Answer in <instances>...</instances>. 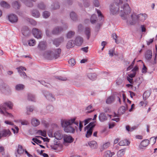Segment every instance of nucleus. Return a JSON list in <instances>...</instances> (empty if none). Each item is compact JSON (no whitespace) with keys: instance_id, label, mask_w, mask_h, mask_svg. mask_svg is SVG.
Returning a JSON list of instances; mask_svg holds the SVG:
<instances>
[{"instance_id":"nucleus-1","label":"nucleus","mask_w":157,"mask_h":157,"mask_svg":"<svg viewBox=\"0 0 157 157\" xmlns=\"http://www.w3.org/2000/svg\"><path fill=\"white\" fill-rule=\"evenodd\" d=\"M76 118H73L69 120H63L61 121L62 126L64 128V131L67 132L74 133L75 131L77 132L78 130L80 132L82 131L83 127L82 121H80L78 125V122L75 121Z\"/></svg>"},{"instance_id":"nucleus-2","label":"nucleus","mask_w":157,"mask_h":157,"mask_svg":"<svg viewBox=\"0 0 157 157\" xmlns=\"http://www.w3.org/2000/svg\"><path fill=\"white\" fill-rule=\"evenodd\" d=\"M110 12L113 14L119 12L122 19L126 20L129 17L128 15L130 13L131 10L127 3L122 4L121 3L114 2L111 4L110 6Z\"/></svg>"},{"instance_id":"nucleus-3","label":"nucleus","mask_w":157,"mask_h":157,"mask_svg":"<svg viewBox=\"0 0 157 157\" xmlns=\"http://www.w3.org/2000/svg\"><path fill=\"white\" fill-rule=\"evenodd\" d=\"M41 54L45 58L52 60L56 59L60 56L61 50H49L45 51V50H40Z\"/></svg>"},{"instance_id":"nucleus-4","label":"nucleus","mask_w":157,"mask_h":157,"mask_svg":"<svg viewBox=\"0 0 157 157\" xmlns=\"http://www.w3.org/2000/svg\"><path fill=\"white\" fill-rule=\"evenodd\" d=\"M147 15L145 14H140L138 15H136L135 13L132 14L131 16V18L132 20L128 19V18L127 19V23L128 24H129L131 25H134L138 21H144L147 17Z\"/></svg>"},{"instance_id":"nucleus-5","label":"nucleus","mask_w":157,"mask_h":157,"mask_svg":"<svg viewBox=\"0 0 157 157\" xmlns=\"http://www.w3.org/2000/svg\"><path fill=\"white\" fill-rule=\"evenodd\" d=\"M95 126L94 122H92L90 123V124L87 126L85 127L84 128L85 130L86 131V136L87 138H89L90 136L92 135L93 132V130L94 127Z\"/></svg>"},{"instance_id":"nucleus-6","label":"nucleus","mask_w":157,"mask_h":157,"mask_svg":"<svg viewBox=\"0 0 157 157\" xmlns=\"http://www.w3.org/2000/svg\"><path fill=\"white\" fill-rule=\"evenodd\" d=\"M42 93L47 100L50 102H53L56 100L55 95L52 93L47 90H43Z\"/></svg>"},{"instance_id":"nucleus-7","label":"nucleus","mask_w":157,"mask_h":157,"mask_svg":"<svg viewBox=\"0 0 157 157\" xmlns=\"http://www.w3.org/2000/svg\"><path fill=\"white\" fill-rule=\"evenodd\" d=\"M6 105L4 103L1 104L0 105V113L3 114L4 116L12 117L13 116L10 113L6 111Z\"/></svg>"},{"instance_id":"nucleus-8","label":"nucleus","mask_w":157,"mask_h":157,"mask_svg":"<svg viewBox=\"0 0 157 157\" xmlns=\"http://www.w3.org/2000/svg\"><path fill=\"white\" fill-rule=\"evenodd\" d=\"M32 32L34 36L37 39H41L42 38L41 32L38 29L33 28L32 30Z\"/></svg>"},{"instance_id":"nucleus-9","label":"nucleus","mask_w":157,"mask_h":157,"mask_svg":"<svg viewBox=\"0 0 157 157\" xmlns=\"http://www.w3.org/2000/svg\"><path fill=\"white\" fill-rule=\"evenodd\" d=\"M24 150L22 145H19L18 148L17 150V152L15 153V156L16 157H20L24 153Z\"/></svg>"},{"instance_id":"nucleus-10","label":"nucleus","mask_w":157,"mask_h":157,"mask_svg":"<svg viewBox=\"0 0 157 157\" xmlns=\"http://www.w3.org/2000/svg\"><path fill=\"white\" fill-rule=\"evenodd\" d=\"M63 30V28L61 26H57L54 28L52 31L53 35H59Z\"/></svg>"},{"instance_id":"nucleus-11","label":"nucleus","mask_w":157,"mask_h":157,"mask_svg":"<svg viewBox=\"0 0 157 157\" xmlns=\"http://www.w3.org/2000/svg\"><path fill=\"white\" fill-rule=\"evenodd\" d=\"M11 132L8 129H4L0 131V137L9 136L10 135Z\"/></svg>"},{"instance_id":"nucleus-12","label":"nucleus","mask_w":157,"mask_h":157,"mask_svg":"<svg viewBox=\"0 0 157 157\" xmlns=\"http://www.w3.org/2000/svg\"><path fill=\"white\" fill-rule=\"evenodd\" d=\"M64 38L63 37H61L55 39L53 40V44L56 47H58L62 42H63Z\"/></svg>"},{"instance_id":"nucleus-13","label":"nucleus","mask_w":157,"mask_h":157,"mask_svg":"<svg viewBox=\"0 0 157 157\" xmlns=\"http://www.w3.org/2000/svg\"><path fill=\"white\" fill-rule=\"evenodd\" d=\"M21 33L23 35L25 36H29L30 34V31L27 26H24L22 28Z\"/></svg>"},{"instance_id":"nucleus-14","label":"nucleus","mask_w":157,"mask_h":157,"mask_svg":"<svg viewBox=\"0 0 157 157\" xmlns=\"http://www.w3.org/2000/svg\"><path fill=\"white\" fill-rule=\"evenodd\" d=\"M8 19L9 21L11 23L16 22L18 20L17 16L13 14L8 16Z\"/></svg>"},{"instance_id":"nucleus-15","label":"nucleus","mask_w":157,"mask_h":157,"mask_svg":"<svg viewBox=\"0 0 157 157\" xmlns=\"http://www.w3.org/2000/svg\"><path fill=\"white\" fill-rule=\"evenodd\" d=\"M74 41L76 46H80L83 42V39L80 36H78L76 38Z\"/></svg>"},{"instance_id":"nucleus-16","label":"nucleus","mask_w":157,"mask_h":157,"mask_svg":"<svg viewBox=\"0 0 157 157\" xmlns=\"http://www.w3.org/2000/svg\"><path fill=\"white\" fill-rule=\"evenodd\" d=\"M142 82V81L140 78H137L134 82H133V86L135 88H137Z\"/></svg>"},{"instance_id":"nucleus-17","label":"nucleus","mask_w":157,"mask_h":157,"mask_svg":"<svg viewBox=\"0 0 157 157\" xmlns=\"http://www.w3.org/2000/svg\"><path fill=\"white\" fill-rule=\"evenodd\" d=\"M152 52L151 50H148L145 53V57L146 59L150 61L152 57Z\"/></svg>"},{"instance_id":"nucleus-18","label":"nucleus","mask_w":157,"mask_h":157,"mask_svg":"<svg viewBox=\"0 0 157 157\" xmlns=\"http://www.w3.org/2000/svg\"><path fill=\"white\" fill-rule=\"evenodd\" d=\"M138 68L137 66H135L134 68L132 70V73H130L128 74V76L131 78H132L135 76L136 72L138 71Z\"/></svg>"},{"instance_id":"nucleus-19","label":"nucleus","mask_w":157,"mask_h":157,"mask_svg":"<svg viewBox=\"0 0 157 157\" xmlns=\"http://www.w3.org/2000/svg\"><path fill=\"white\" fill-rule=\"evenodd\" d=\"M88 144L90 147L92 149H96L98 147L97 144L96 142L95 141H90L88 142Z\"/></svg>"},{"instance_id":"nucleus-20","label":"nucleus","mask_w":157,"mask_h":157,"mask_svg":"<svg viewBox=\"0 0 157 157\" xmlns=\"http://www.w3.org/2000/svg\"><path fill=\"white\" fill-rule=\"evenodd\" d=\"M32 124L34 127H36L39 125L40 124V121L39 120L35 118H33L31 120Z\"/></svg>"},{"instance_id":"nucleus-21","label":"nucleus","mask_w":157,"mask_h":157,"mask_svg":"<svg viewBox=\"0 0 157 157\" xmlns=\"http://www.w3.org/2000/svg\"><path fill=\"white\" fill-rule=\"evenodd\" d=\"M32 15L34 17L36 18H38L40 16V14L39 11L36 9H33L31 11Z\"/></svg>"},{"instance_id":"nucleus-22","label":"nucleus","mask_w":157,"mask_h":157,"mask_svg":"<svg viewBox=\"0 0 157 157\" xmlns=\"http://www.w3.org/2000/svg\"><path fill=\"white\" fill-rule=\"evenodd\" d=\"M64 140L66 143H71L73 141V139L71 136H65L64 137Z\"/></svg>"},{"instance_id":"nucleus-23","label":"nucleus","mask_w":157,"mask_h":157,"mask_svg":"<svg viewBox=\"0 0 157 157\" xmlns=\"http://www.w3.org/2000/svg\"><path fill=\"white\" fill-rule=\"evenodd\" d=\"M114 154V152H111L110 150H107L104 153L103 157H112Z\"/></svg>"},{"instance_id":"nucleus-24","label":"nucleus","mask_w":157,"mask_h":157,"mask_svg":"<svg viewBox=\"0 0 157 157\" xmlns=\"http://www.w3.org/2000/svg\"><path fill=\"white\" fill-rule=\"evenodd\" d=\"M75 45L74 41L73 40H69L67 44L66 47L67 48H73Z\"/></svg>"},{"instance_id":"nucleus-25","label":"nucleus","mask_w":157,"mask_h":157,"mask_svg":"<svg viewBox=\"0 0 157 157\" xmlns=\"http://www.w3.org/2000/svg\"><path fill=\"white\" fill-rule=\"evenodd\" d=\"M47 44L46 42L42 41L40 42L38 45L39 48L41 49H44L47 48Z\"/></svg>"},{"instance_id":"nucleus-26","label":"nucleus","mask_w":157,"mask_h":157,"mask_svg":"<svg viewBox=\"0 0 157 157\" xmlns=\"http://www.w3.org/2000/svg\"><path fill=\"white\" fill-rule=\"evenodd\" d=\"M99 119L100 121L103 122L107 120V117L105 114L102 113L99 114Z\"/></svg>"},{"instance_id":"nucleus-27","label":"nucleus","mask_w":157,"mask_h":157,"mask_svg":"<svg viewBox=\"0 0 157 157\" xmlns=\"http://www.w3.org/2000/svg\"><path fill=\"white\" fill-rule=\"evenodd\" d=\"M70 17L73 21H76L77 20V16L76 13L74 12H71L70 14Z\"/></svg>"},{"instance_id":"nucleus-28","label":"nucleus","mask_w":157,"mask_h":157,"mask_svg":"<svg viewBox=\"0 0 157 157\" xmlns=\"http://www.w3.org/2000/svg\"><path fill=\"white\" fill-rule=\"evenodd\" d=\"M114 101V98L113 96H109L106 99V103L107 104H110L113 102Z\"/></svg>"},{"instance_id":"nucleus-29","label":"nucleus","mask_w":157,"mask_h":157,"mask_svg":"<svg viewBox=\"0 0 157 157\" xmlns=\"http://www.w3.org/2000/svg\"><path fill=\"white\" fill-rule=\"evenodd\" d=\"M85 33L87 36V39L89 40L90 36V29L89 27H87L86 28Z\"/></svg>"},{"instance_id":"nucleus-30","label":"nucleus","mask_w":157,"mask_h":157,"mask_svg":"<svg viewBox=\"0 0 157 157\" xmlns=\"http://www.w3.org/2000/svg\"><path fill=\"white\" fill-rule=\"evenodd\" d=\"M21 1L25 5L28 7H31L33 6V3L28 0H21Z\"/></svg>"},{"instance_id":"nucleus-31","label":"nucleus","mask_w":157,"mask_h":157,"mask_svg":"<svg viewBox=\"0 0 157 157\" xmlns=\"http://www.w3.org/2000/svg\"><path fill=\"white\" fill-rule=\"evenodd\" d=\"M28 100L32 101H36L35 96L33 94H28Z\"/></svg>"},{"instance_id":"nucleus-32","label":"nucleus","mask_w":157,"mask_h":157,"mask_svg":"<svg viewBox=\"0 0 157 157\" xmlns=\"http://www.w3.org/2000/svg\"><path fill=\"white\" fill-rule=\"evenodd\" d=\"M75 35V32L74 31H69L66 35V36L67 38H71Z\"/></svg>"},{"instance_id":"nucleus-33","label":"nucleus","mask_w":157,"mask_h":157,"mask_svg":"<svg viewBox=\"0 0 157 157\" xmlns=\"http://www.w3.org/2000/svg\"><path fill=\"white\" fill-rule=\"evenodd\" d=\"M110 145V143L109 142H107L104 144L101 147V150L102 151L106 149H107Z\"/></svg>"},{"instance_id":"nucleus-34","label":"nucleus","mask_w":157,"mask_h":157,"mask_svg":"<svg viewBox=\"0 0 157 157\" xmlns=\"http://www.w3.org/2000/svg\"><path fill=\"white\" fill-rule=\"evenodd\" d=\"M87 76L90 79L92 80H95L96 77V75L94 73H89Z\"/></svg>"},{"instance_id":"nucleus-35","label":"nucleus","mask_w":157,"mask_h":157,"mask_svg":"<svg viewBox=\"0 0 157 157\" xmlns=\"http://www.w3.org/2000/svg\"><path fill=\"white\" fill-rule=\"evenodd\" d=\"M151 94L150 92L148 91H147L144 92L143 95V98L144 100L145 101L149 97Z\"/></svg>"},{"instance_id":"nucleus-36","label":"nucleus","mask_w":157,"mask_h":157,"mask_svg":"<svg viewBox=\"0 0 157 157\" xmlns=\"http://www.w3.org/2000/svg\"><path fill=\"white\" fill-rule=\"evenodd\" d=\"M25 87L24 85L22 84H18L15 86V89L17 90H23Z\"/></svg>"},{"instance_id":"nucleus-37","label":"nucleus","mask_w":157,"mask_h":157,"mask_svg":"<svg viewBox=\"0 0 157 157\" xmlns=\"http://www.w3.org/2000/svg\"><path fill=\"white\" fill-rule=\"evenodd\" d=\"M130 144V142L127 140H124L120 141L119 144L120 146H124L126 145H128Z\"/></svg>"},{"instance_id":"nucleus-38","label":"nucleus","mask_w":157,"mask_h":157,"mask_svg":"<svg viewBox=\"0 0 157 157\" xmlns=\"http://www.w3.org/2000/svg\"><path fill=\"white\" fill-rule=\"evenodd\" d=\"M125 111V108L124 106H121L118 110V113L120 114H124Z\"/></svg>"},{"instance_id":"nucleus-39","label":"nucleus","mask_w":157,"mask_h":157,"mask_svg":"<svg viewBox=\"0 0 157 157\" xmlns=\"http://www.w3.org/2000/svg\"><path fill=\"white\" fill-rule=\"evenodd\" d=\"M97 20V17L96 15L95 14H93V15H92L90 18V21L91 23L92 24L96 22Z\"/></svg>"},{"instance_id":"nucleus-40","label":"nucleus","mask_w":157,"mask_h":157,"mask_svg":"<svg viewBox=\"0 0 157 157\" xmlns=\"http://www.w3.org/2000/svg\"><path fill=\"white\" fill-rule=\"evenodd\" d=\"M1 6L5 8H9L10 7V5L5 1H2L0 3Z\"/></svg>"},{"instance_id":"nucleus-41","label":"nucleus","mask_w":157,"mask_h":157,"mask_svg":"<svg viewBox=\"0 0 157 157\" xmlns=\"http://www.w3.org/2000/svg\"><path fill=\"white\" fill-rule=\"evenodd\" d=\"M52 8L53 10L59 9L60 8L59 4L58 2H55L53 3L52 5Z\"/></svg>"},{"instance_id":"nucleus-42","label":"nucleus","mask_w":157,"mask_h":157,"mask_svg":"<svg viewBox=\"0 0 157 157\" xmlns=\"http://www.w3.org/2000/svg\"><path fill=\"white\" fill-rule=\"evenodd\" d=\"M37 7L40 9L44 10L45 9L46 6L43 2H40L38 4Z\"/></svg>"},{"instance_id":"nucleus-43","label":"nucleus","mask_w":157,"mask_h":157,"mask_svg":"<svg viewBox=\"0 0 157 157\" xmlns=\"http://www.w3.org/2000/svg\"><path fill=\"white\" fill-rule=\"evenodd\" d=\"M149 140H143L141 143V145L143 147H146L148 146L149 144Z\"/></svg>"},{"instance_id":"nucleus-44","label":"nucleus","mask_w":157,"mask_h":157,"mask_svg":"<svg viewBox=\"0 0 157 157\" xmlns=\"http://www.w3.org/2000/svg\"><path fill=\"white\" fill-rule=\"evenodd\" d=\"M124 153L125 151L124 149H122L119 150L117 153V157H121L124 155Z\"/></svg>"},{"instance_id":"nucleus-45","label":"nucleus","mask_w":157,"mask_h":157,"mask_svg":"<svg viewBox=\"0 0 157 157\" xmlns=\"http://www.w3.org/2000/svg\"><path fill=\"white\" fill-rule=\"evenodd\" d=\"M12 5L13 7L15 9H18L20 6V5L17 1L13 2Z\"/></svg>"},{"instance_id":"nucleus-46","label":"nucleus","mask_w":157,"mask_h":157,"mask_svg":"<svg viewBox=\"0 0 157 157\" xmlns=\"http://www.w3.org/2000/svg\"><path fill=\"white\" fill-rule=\"evenodd\" d=\"M37 133L44 137H46V132L45 131H42L41 130H39L37 132Z\"/></svg>"},{"instance_id":"nucleus-47","label":"nucleus","mask_w":157,"mask_h":157,"mask_svg":"<svg viewBox=\"0 0 157 157\" xmlns=\"http://www.w3.org/2000/svg\"><path fill=\"white\" fill-rule=\"evenodd\" d=\"M50 13L48 11H44L43 13V16L44 18H47L50 15Z\"/></svg>"},{"instance_id":"nucleus-48","label":"nucleus","mask_w":157,"mask_h":157,"mask_svg":"<svg viewBox=\"0 0 157 157\" xmlns=\"http://www.w3.org/2000/svg\"><path fill=\"white\" fill-rule=\"evenodd\" d=\"M34 109V107L32 106H28L26 108L27 114V115H29V112H32Z\"/></svg>"},{"instance_id":"nucleus-49","label":"nucleus","mask_w":157,"mask_h":157,"mask_svg":"<svg viewBox=\"0 0 157 157\" xmlns=\"http://www.w3.org/2000/svg\"><path fill=\"white\" fill-rule=\"evenodd\" d=\"M29 45L30 46H33L36 44V41L33 39H31L28 41Z\"/></svg>"},{"instance_id":"nucleus-50","label":"nucleus","mask_w":157,"mask_h":157,"mask_svg":"<svg viewBox=\"0 0 157 157\" xmlns=\"http://www.w3.org/2000/svg\"><path fill=\"white\" fill-rule=\"evenodd\" d=\"M69 64L71 66H74L75 64V61L74 59L72 58L68 61Z\"/></svg>"},{"instance_id":"nucleus-51","label":"nucleus","mask_w":157,"mask_h":157,"mask_svg":"<svg viewBox=\"0 0 157 157\" xmlns=\"http://www.w3.org/2000/svg\"><path fill=\"white\" fill-rule=\"evenodd\" d=\"M96 10L97 11V12L98 14V16L99 17V19L100 20H102V18L103 17L101 12L100 10L97 9H96Z\"/></svg>"},{"instance_id":"nucleus-52","label":"nucleus","mask_w":157,"mask_h":157,"mask_svg":"<svg viewBox=\"0 0 157 157\" xmlns=\"http://www.w3.org/2000/svg\"><path fill=\"white\" fill-rule=\"evenodd\" d=\"M156 141V138H155L154 137H152L149 140V143L151 145H153L155 143Z\"/></svg>"},{"instance_id":"nucleus-53","label":"nucleus","mask_w":157,"mask_h":157,"mask_svg":"<svg viewBox=\"0 0 157 157\" xmlns=\"http://www.w3.org/2000/svg\"><path fill=\"white\" fill-rule=\"evenodd\" d=\"M86 110H87V112L88 113H90L94 110V109L91 105L88 106L86 108Z\"/></svg>"},{"instance_id":"nucleus-54","label":"nucleus","mask_w":157,"mask_h":157,"mask_svg":"<svg viewBox=\"0 0 157 157\" xmlns=\"http://www.w3.org/2000/svg\"><path fill=\"white\" fill-rule=\"evenodd\" d=\"M6 106H7L10 109H11L13 106L12 103L10 101H8L4 103Z\"/></svg>"},{"instance_id":"nucleus-55","label":"nucleus","mask_w":157,"mask_h":157,"mask_svg":"<svg viewBox=\"0 0 157 157\" xmlns=\"http://www.w3.org/2000/svg\"><path fill=\"white\" fill-rule=\"evenodd\" d=\"M20 122L22 125H27L29 124L28 121L25 120H21Z\"/></svg>"},{"instance_id":"nucleus-56","label":"nucleus","mask_w":157,"mask_h":157,"mask_svg":"<svg viewBox=\"0 0 157 157\" xmlns=\"http://www.w3.org/2000/svg\"><path fill=\"white\" fill-rule=\"evenodd\" d=\"M16 69L17 70L18 72H20V71H26V68L22 66H20L19 67H17Z\"/></svg>"},{"instance_id":"nucleus-57","label":"nucleus","mask_w":157,"mask_h":157,"mask_svg":"<svg viewBox=\"0 0 157 157\" xmlns=\"http://www.w3.org/2000/svg\"><path fill=\"white\" fill-rule=\"evenodd\" d=\"M55 137L57 139H61V136L60 134L58 132H56L54 134Z\"/></svg>"},{"instance_id":"nucleus-58","label":"nucleus","mask_w":157,"mask_h":157,"mask_svg":"<svg viewBox=\"0 0 157 157\" xmlns=\"http://www.w3.org/2000/svg\"><path fill=\"white\" fill-rule=\"evenodd\" d=\"M93 3L95 7H98L100 6V4L98 0H93Z\"/></svg>"},{"instance_id":"nucleus-59","label":"nucleus","mask_w":157,"mask_h":157,"mask_svg":"<svg viewBox=\"0 0 157 157\" xmlns=\"http://www.w3.org/2000/svg\"><path fill=\"white\" fill-rule=\"evenodd\" d=\"M32 140L35 143L37 144H41L42 141L40 140L37 139L36 138H33L32 139Z\"/></svg>"},{"instance_id":"nucleus-60","label":"nucleus","mask_w":157,"mask_h":157,"mask_svg":"<svg viewBox=\"0 0 157 157\" xmlns=\"http://www.w3.org/2000/svg\"><path fill=\"white\" fill-rule=\"evenodd\" d=\"M46 109L48 111L51 112L53 110V107L52 105H49L47 107Z\"/></svg>"},{"instance_id":"nucleus-61","label":"nucleus","mask_w":157,"mask_h":157,"mask_svg":"<svg viewBox=\"0 0 157 157\" xmlns=\"http://www.w3.org/2000/svg\"><path fill=\"white\" fill-rule=\"evenodd\" d=\"M21 76L24 78H25L27 77V75L23 71H20V72H18Z\"/></svg>"},{"instance_id":"nucleus-62","label":"nucleus","mask_w":157,"mask_h":157,"mask_svg":"<svg viewBox=\"0 0 157 157\" xmlns=\"http://www.w3.org/2000/svg\"><path fill=\"white\" fill-rule=\"evenodd\" d=\"M109 54L111 57L113 56V55H116V54L114 52V50H109Z\"/></svg>"},{"instance_id":"nucleus-63","label":"nucleus","mask_w":157,"mask_h":157,"mask_svg":"<svg viewBox=\"0 0 157 157\" xmlns=\"http://www.w3.org/2000/svg\"><path fill=\"white\" fill-rule=\"evenodd\" d=\"M156 51L155 52V57L154 59V61L153 62H151V63H152L153 64H155L156 63V55L157 53V50H156Z\"/></svg>"},{"instance_id":"nucleus-64","label":"nucleus","mask_w":157,"mask_h":157,"mask_svg":"<svg viewBox=\"0 0 157 157\" xmlns=\"http://www.w3.org/2000/svg\"><path fill=\"white\" fill-rule=\"evenodd\" d=\"M83 4L85 7H87L90 6V2L88 1H86L84 2Z\"/></svg>"}]
</instances>
